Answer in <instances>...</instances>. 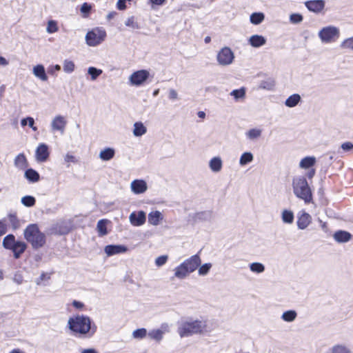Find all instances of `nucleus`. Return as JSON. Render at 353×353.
Listing matches in <instances>:
<instances>
[{
	"instance_id": "42",
	"label": "nucleus",
	"mask_w": 353,
	"mask_h": 353,
	"mask_svg": "<svg viewBox=\"0 0 353 353\" xmlns=\"http://www.w3.org/2000/svg\"><path fill=\"white\" fill-rule=\"evenodd\" d=\"M102 70L97 68H88V74L90 76L91 80H95L101 74Z\"/></svg>"
},
{
	"instance_id": "38",
	"label": "nucleus",
	"mask_w": 353,
	"mask_h": 353,
	"mask_svg": "<svg viewBox=\"0 0 353 353\" xmlns=\"http://www.w3.org/2000/svg\"><path fill=\"white\" fill-rule=\"evenodd\" d=\"M21 202L24 206L30 208L35 205L36 199L32 196L27 195L21 198Z\"/></svg>"
},
{
	"instance_id": "30",
	"label": "nucleus",
	"mask_w": 353,
	"mask_h": 353,
	"mask_svg": "<svg viewBox=\"0 0 353 353\" xmlns=\"http://www.w3.org/2000/svg\"><path fill=\"white\" fill-rule=\"evenodd\" d=\"M301 101V96L299 94H294L290 96L285 101V105L289 108L295 107Z\"/></svg>"
},
{
	"instance_id": "62",
	"label": "nucleus",
	"mask_w": 353,
	"mask_h": 353,
	"mask_svg": "<svg viewBox=\"0 0 353 353\" xmlns=\"http://www.w3.org/2000/svg\"><path fill=\"white\" fill-rule=\"evenodd\" d=\"M9 353H25L23 350L16 348L13 349L12 351H10Z\"/></svg>"
},
{
	"instance_id": "19",
	"label": "nucleus",
	"mask_w": 353,
	"mask_h": 353,
	"mask_svg": "<svg viewBox=\"0 0 353 353\" xmlns=\"http://www.w3.org/2000/svg\"><path fill=\"white\" fill-rule=\"evenodd\" d=\"M209 168L212 172H220L223 168V161L220 157H214L209 161Z\"/></svg>"
},
{
	"instance_id": "21",
	"label": "nucleus",
	"mask_w": 353,
	"mask_h": 353,
	"mask_svg": "<svg viewBox=\"0 0 353 353\" xmlns=\"http://www.w3.org/2000/svg\"><path fill=\"white\" fill-rule=\"evenodd\" d=\"M248 42L252 47L259 48L265 44L266 39L262 35L254 34L249 38Z\"/></svg>"
},
{
	"instance_id": "36",
	"label": "nucleus",
	"mask_w": 353,
	"mask_h": 353,
	"mask_svg": "<svg viewBox=\"0 0 353 353\" xmlns=\"http://www.w3.org/2000/svg\"><path fill=\"white\" fill-rule=\"evenodd\" d=\"M265 19L263 12H254L250 15V22L254 25L260 24Z\"/></svg>"
},
{
	"instance_id": "14",
	"label": "nucleus",
	"mask_w": 353,
	"mask_h": 353,
	"mask_svg": "<svg viewBox=\"0 0 353 353\" xmlns=\"http://www.w3.org/2000/svg\"><path fill=\"white\" fill-rule=\"evenodd\" d=\"M128 248L124 245H108L104 248L107 256L120 254L127 252Z\"/></svg>"
},
{
	"instance_id": "2",
	"label": "nucleus",
	"mask_w": 353,
	"mask_h": 353,
	"mask_svg": "<svg viewBox=\"0 0 353 353\" xmlns=\"http://www.w3.org/2000/svg\"><path fill=\"white\" fill-rule=\"evenodd\" d=\"M68 327L74 335L79 336H91L97 330L96 326L92 325L91 319L84 315H77L70 318Z\"/></svg>"
},
{
	"instance_id": "17",
	"label": "nucleus",
	"mask_w": 353,
	"mask_h": 353,
	"mask_svg": "<svg viewBox=\"0 0 353 353\" xmlns=\"http://www.w3.org/2000/svg\"><path fill=\"white\" fill-rule=\"evenodd\" d=\"M307 9L314 12H321L325 7V2L323 0H312L305 3Z\"/></svg>"
},
{
	"instance_id": "43",
	"label": "nucleus",
	"mask_w": 353,
	"mask_h": 353,
	"mask_svg": "<svg viewBox=\"0 0 353 353\" xmlns=\"http://www.w3.org/2000/svg\"><path fill=\"white\" fill-rule=\"evenodd\" d=\"M146 334L147 330L145 328L137 329L132 332V336L134 339H143Z\"/></svg>"
},
{
	"instance_id": "37",
	"label": "nucleus",
	"mask_w": 353,
	"mask_h": 353,
	"mask_svg": "<svg viewBox=\"0 0 353 353\" xmlns=\"http://www.w3.org/2000/svg\"><path fill=\"white\" fill-rule=\"evenodd\" d=\"M33 74L41 81L48 80V74L44 70V68H33Z\"/></svg>"
},
{
	"instance_id": "7",
	"label": "nucleus",
	"mask_w": 353,
	"mask_h": 353,
	"mask_svg": "<svg viewBox=\"0 0 353 353\" xmlns=\"http://www.w3.org/2000/svg\"><path fill=\"white\" fill-rule=\"evenodd\" d=\"M106 37V32L102 28H95L88 32L85 41L89 46H96L101 43Z\"/></svg>"
},
{
	"instance_id": "23",
	"label": "nucleus",
	"mask_w": 353,
	"mask_h": 353,
	"mask_svg": "<svg viewBox=\"0 0 353 353\" xmlns=\"http://www.w3.org/2000/svg\"><path fill=\"white\" fill-rule=\"evenodd\" d=\"M14 165L20 170H24L28 166V160L23 153H20L15 157Z\"/></svg>"
},
{
	"instance_id": "53",
	"label": "nucleus",
	"mask_w": 353,
	"mask_h": 353,
	"mask_svg": "<svg viewBox=\"0 0 353 353\" xmlns=\"http://www.w3.org/2000/svg\"><path fill=\"white\" fill-rule=\"evenodd\" d=\"M341 148L345 151H349L353 148V144L351 142H345L341 145Z\"/></svg>"
},
{
	"instance_id": "32",
	"label": "nucleus",
	"mask_w": 353,
	"mask_h": 353,
	"mask_svg": "<svg viewBox=\"0 0 353 353\" xmlns=\"http://www.w3.org/2000/svg\"><path fill=\"white\" fill-rule=\"evenodd\" d=\"M330 353H352V351L345 345L336 344L332 347Z\"/></svg>"
},
{
	"instance_id": "26",
	"label": "nucleus",
	"mask_w": 353,
	"mask_h": 353,
	"mask_svg": "<svg viewBox=\"0 0 353 353\" xmlns=\"http://www.w3.org/2000/svg\"><path fill=\"white\" fill-rule=\"evenodd\" d=\"M147 132V128L140 121L135 122L133 125V134L134 137H141Z\"/></svg>"
},
{
	"instance_id": "40",
	"label": "nucleus",
	"mask_w": 353,
	"mask_h": 353,
	"mask_svg": "<svg viewBox=\"0 0 353 353\" xmlns=\"http://www.w3.org/2000/svg\"><path fill=\"white\" fill-rule=\"evenodd\" d=\"M212 268L210 263H206L198 267V274L200 276H205L208 274Z\"/></svg>"
},
{
	"instance_id": "58",
	"label": "nucleus",
	"mask_w": 353,
	"mask_h": 353,
	"mask_svg": "<svg viewBox=\"0 0 353 353\" xmlns=\"http://www.w3.org/2000/svg\"><path fill=\"white\" fill-rule=\"evenodd\" d=\"M153 8L154 6H161L163 4L165 0H149Z\"/></svg>"
},
{
	"instance_id": "61",
	"label": "nucleus",
	"mask_w": 353,
	"mask_h": 353,
	"mask_svg": "<svg viewBox=\"0 0 353 353\" xmlns=\"http://www.w3.org/2000/svg\"><path fill=\"white\" fill-rule=\"evenodd\" d=\"M21 125L22 127H25L26 125H28V117L26 118H23L21 120Z\"/></svg>"
},
{
	"instance_id": "9",
	"label": "nucleus",
	"mask_w": 353,
	"mask_h": 353,
	"mask_svg": "<svg viewBox=\"0 0 353 353\" xmlns=\"http://www.w3.org/2000/svg\"><path fill=\"white\" fill-rule=\"evenodd\" d=\"M66 125V118L61 114L54 116L50 121V128L53 132H59L61 134H63Z\"/></svg>"
},
{
	"instance_id": "28",
	"label": "nucleus",
	"mask_w": 353,
	"mask_h": 353,
	"mask_svg": "<svg viewBox=\"0 0 353 353\" xmlns=\"http://www.w3.org/2000/svg\"><path fill=\"white\" fill-rule=\"evenodd\" d=\"M24 175L26 179L30 182L36 183L39 181L40 176L39 173L32 168L28 169L25 172Z\"/></svg>"
},
{
	"instance_id": "31",
	"label": "nucleus",
	"mask_w": 353,
	"mask_h": 353,
	"mask_svg": "<svg viewBox=\"0 0 353 353\" xmlns=\"http://www.w3.org/2000/svg\"><path fill=\"white\" fill-rule=\"evenodd\" d=\"M297 317V313L295 310H290L284 312L281 315V319L285 322H292Z\"/></svg>"
},
{
	"instance_id": "16",
	"label": "nucleus",
	"mask_w": 353,
	"mask_h": 353,
	"mask_svg": "<svg viewBox=\"0 0 353 353\" xmlns=\"http://www.w3.org/2000/svg\"><path fill=\"white\" fill-rule=\"evenodd\" d=\"M163 219V214L159 210H154L148 214V223L153 226L159 225Z\"/></svg>"
},
{
	"instance_id": "29",
	"label": "nucleus",
	"mask_w": 353,
	"mask_h": 353,
	"mask_svg": "<svg viewBox=\"0 0 353 353\" xmlns=\"http://www.w3.org/2000/svg\"><path fill=\"white\" fill-rule=\"evenodd\" d=\"M17 242L14 235L8 234L3 238L2 243L4 248L11 250Z\"/></svg>"
},
{
	"instance_id": "49",
	"label": "nucleus",
	"mask_w": 353,
	"mask_h": 353,
	"mask_svg": "<svg viewBox=\"0 0 353 353\" xmlns=\"http://www.w3.org/2000/svg\"><path fill=\"white\" fill-rule=\"evenodd\" d=\"M64 161L68 164H70L71 163H74L77 162L76 158L74 155L70 153H67L64 157ZM69 166V165H68Z\"/></svg>"
},
{
	"instance_id": "12",
	"label": "nucleus",
	"mask_w": 353,
	"mask_h": 353,
	"mask_svg": "<svg viewBox=\"0 0 353 353\" xmlns=\"http://www.w3.org/2000/svg\"><path fill=\"white\" fill-rule=\"evenodd\" d=\"M150 74L146 70H138L130 77V83L136 86L141 85L147 80Z\"/></svg>"
},
{
	"instance_id": "25",
	"label": "nucleus",
	"mask_w": 353,
	"mask_h": 353,
	"mask_svg": "<svg viewBox=\"0 0 353 353\" xmlns=\"http://www.w3.org/2000/svg\"><path fill=\"white\" fill-rule=\"evenodd\" d=\"M282 222L285 224H292L294 222V213L290 210H283L281 214Z\"/></svg>"
},
{
	"instance_id": "5",
	"label": "nucleus",
	"mask_w": 353,
	"mask_h": 353,
	"mask_svg": "<svg viewBox=\"0 0 353 353\" xmlns=\"http://www.w3.org/2000/svg\"><path fill=\"white\" fill-rule=\"evenodd\" d=\"M24 237L34 248H41L46 243L45 235L39 230L37 224H30L26 228Z\"/></svg>"
},
{
	"instance_id": "45",
	"label": "nucleus",
	"mask_w": 353,
	"mask_h": 353,
	"mask_svg": "<svg viewBox=\"0 0 353 353\" xmlns=\"http://www.w3.org/2000/svg\"><path fill=\"white\" fill-rule=\"evenodd\" d=\"M341 47L353 50V37L344 40L341 43Z\"/></svg>"
},
{
	"instance_id": "3",
	"label": "nucleus",
	"mask_w": 353,
	"mask_h": 353,
	"mask_svg": "<svg viewBox=\"0 0 353 353\" xmlns=\"http://www.w3.org/2000/svg\"><path fill=\"white\" fill-rule=\"evenodd\" d=\"M293 193L294 195L305 201L310 203L312 201V190L306 180L305 176L296 174L292 178V182Z\"/></svg>"
},
{
	"instance_id": "56",
	"label": "nucleus",
	"mask_w": 353,
	"mask_h": 353,
	"mask_svg": "<svg viewBox=\"0 0 353 353\" xmlns=\"http://www.w3.org/2000/svg\"><path fill=\"white\" fill-rule=\"evenodd\" d=\"M169 98L172 100H175L178 98L177 92L173 89L170 90L169 91Z\"/></svg>"
},
{
	"instance_id": "22",
	"label": "nucleus",
	"mask_w": 353,
	"mask_h": 353,
	"mask_svg": "<svg viewBox=\"0 0 353 353\" xmlns=\"http://www.w3.org/2000/svg\"><path fill=\"white\" fill-rule=\"evenodd\" d=\"M115 155V150L112 148H105L101 150L99 157L101 160L108 161L114 158Z\"/></svg>"
},
{
	"instance_id": "39",
	"label": "nucleus",
	"mask_w": 353,
	"mask_h": 353,
	"mask_svg": "<svg viewBox=\"0 0 353 353\" xmlns=\"http://www.w3.org/2000/svg\"><path fill=\"white\" fill-rule=\"evenodd\" d=\"M250 269L252 272L260 274L265 271V266L261 263L254 262L250 264Z\"/></svg>"
},
{
	"instance_id": "64",
	"label": "nucleus",
	"mask_w": 353,
	"mask_h": 353,
	"mask_svg": "<svg viewBox=\"0 0 353 353\" xmlns=\"http://www.w3.org/2000/svg\"><path fill=\"white\" fill-rule=\"evenodd\" d=\"M198 115L200 118H204L205 116V114L203 112H199Z\"/></svg>"
},
{
	"instance_id": "55",
	"label": "nucleus",
	"mask_w": 353,
	"mask_h": 353,
	"mask_svg": "<svg viewBox=\"0 0 353 353\" xmlns=\"http://www.w3.org/2000/svg\"><path fill=\"white\" fill-rule=\"evenodd\" d=\"M125 2H126V0H118L117 4V8L120 10H125L126 8Z\"/></svg>"
},
{
	"instance_id": "1",
	"label": "nucleus",
	"mask_w": 353,
	"mask_h": 353,
	"mask_svg": "<svg viewBox=\"0 0 353 353\" xmlns=\"http://www.w3.org/2000/svg\"><path fill=\"white\" fill-rule=\"evenodd\" d=\"M209 321L203 319H188L182 321L178 327L177 332L181 337H188L194 334H203L210 332Z\"/></svg>"
},
{
	"instance_id": "51",
	"label": "nucleus",
	"mask_w": 353,
	"mask_h": 353,
	"mask_svg": "<svg viewBox=\"0 0 353 353\" xmlns=\"http://www.w3.org/2000/svg\"><path fill=\"white\" fill-rule=\"evenodd\" d=\"M28 125L32 129V131L37 132L38 128L35 125V121L33 117H28Z\"/></svg>"
},
{
	"instance_id": "57",
	"label": "nucleus",
	"mask_w": 353,
	"mask_h": 353,
	"mask_svg": "<svg viewBox=\"0 0 353 353\" xmlns=\"http://www.w3.org/2000/svg\"><path fill=\"white\" fill-rule=\"evenodd\" d=\"M72 305L77 310L83 309L84 305L82 302L78 301H73L72 303Z\"/></svg>"
},
{
	"instance_id": "60",
	"label": "nucleus",
	"mask_w": 353,
	"mask_h": 353,
	"mask_svg": "<svg viewBox=\"0 0 353 353\" xmlns=\"http://www.w3.org/2000/svg\"><path fill=\"white\" fill-rule=\"evenodd\" d=\"M9 64V62L2 57H0V65H5Z\"/></svg>"
},
{
	"instance_id": "35",
	"label": "nucleus",
	"mask_w": 353,
	"mask_h": 353,
	"mask_svg": "<svg viewBox=\"0 0 353 353\" xmlns=\"http://www.w3.org/2000/svg\"><path fill=\"white\" fill-rule=\"evenodd\" d=\"M59 31L58 22L55 20H49L46 25V32L48 34H53Z\"/></svg>"
},
{
	"instance_id": "54",
	"label": "nucleus",
	"mask_w": 353,
	"mask_h": 353,
	"mask_svg": "<svg viewBox=\"0 0 353 353\" xmlns=\"http://www.w3.org/2000/svg\"><path fill=\"white\" fill-rule=\"evenodd\" d=\"M7 232V225L4 221H0V236Z\"/></svg>"
},
{
	"instance_id": "13",
	"label": "nucleus",
	"mask_w": 353,
	"mask_h": 353,
	"mask_svg": "<svg viewBox=\"0 0 353 353\" xmlns=\"http://www.w3.org/2000/svg\"><path fill=\"white\" fill-rule=\"evenodd\" d=\"M145 221L146 214L142 210L132 212L129 216V221L130 224L134 227H139L144 225Z\"/></svg>"
},
{
	"instance_id": "11",
	"label": "nucleus",
	"mask_w": 353,
	"mask_h": 353,
	"mask_svg": "<svg viewBox=\"0 0 353 353\" xmlns=\"http://www.w3.org/2000/svg\"><path fill=\"white\" fill-rule=\"evenodd\" d=\"M234 58V53L230 48H223L217 54V60L221 65H230Z\"/></svg>"
},
{
	"instance_id": "41",
	"label": "nucleus",
	"mask_w": 353,
	"mask_h": 353,
	"mask_svg": "<svg viewBox=\"0 0 353 353\" xmlns=\"http://www.w3.org/2000/svg\"><path fill=\"white\" fill-rule=\"evenodd\" d=\"M261 129H258V128H253V129H251L250 130H248L247 132H246V136L250 139H256L258 137H259L261 134Z\"/></svg>"
},
{
	"instance_id": "63",
	"label": "nucleus",
	"mask_w": 353,
	"mask_h": 353,
	"mask_svg": "<svg viewBox=\"0 0 353 353\" xmlns=\"http://www.w3.org/2000/svg\"><path fill=\"white\" fill-rule=\"evenodd\" d=\"M115 14H116V13L114 12H112L109 13L108 14L107 17H108V19H110L112 17H114Z\"/></svg>"
},
{
	"instance_id": "46",
	"label": "nucleus",
	"mask_w": 353,
	"mask_h": 353,
	"mask_svg": "<svg viewBox=\"0 0 353 353\" xmlns=\"http://www.w3.org/2000/svg\"><path fill=\"white\" fill-rule=\"evenodd\" d=\"M168 256L167 255H161L155 259V264L157 267H161L165 265L168 261Z\"/></svg>"
},
{
	"instance_id": "44",
	"label": "nucleus",
	"mask_w": 353,
	"mask_h": 353,
	"mask_svg": "<svg viewBox=\"0 0 353 353\" xmlns=\"http://www.w3.org/2000/svg\"><path fill=\"white\" fill-rule=\"evenodd\" d=\"M245 90L243 88H241L239 90H234L230 92V95L234 97L236 100L239 99H242L245 97Z\"/></svg>"
},
{
	"instance_id": "59",
	"label": "nucleus",
	"mask_w": 353,
	"mask_h": 353,
	"mask_svg": "<svg viewBox=\"0 0 353 353\" xmlns=\"http://www.w3.org/2000/svg\"><path fill=\"white\" fill-rule=\"evenodd\" d=\"M81 353H98V352L94 348L83 349Z\"/></svg>"
},
{
	"instance_id": "15",
	"label": "nucleus",
	"mask_w": 353,
	"mask_h": 353,
	"mask_svg": "<svg viewBox=\"0 0 353 353\" xmlns=\"http://www.w3.org/2000/svg\"><path fill=\"white\" fill-rule=\"evenodd\" d=\"M130 188L133 193L140 194L144 193L148 190V185L144 180L135 179L131 182Z\"/></svg>"
},
{
	"instance_id": "48",
	"label": "nucleus",
	"mask_w": 353,
	"mask_h": 353,
	"mask_svg": "<svg viewBox=\"0 0 353 353\" xmlns=\"http://www.w3.org/2000/svg\"><path fill=\"white\" fill-rule=\"evenodd\" d=\"M13 281L18 285H20L23 281V274L20 272H17L13 276Z\"/></svg>"
},
{
	"instance_id": "34",
	"label": "nucleus",
	"mask_w": 353,
	"mask_h": 353,
	"mask_svg": "<svg viewBox=\"0 0 353 353\" xmlns=\"http://www.w3.org/2000/svg\"><path fill=\"white\" fill-rule=\"evenodd\" d=\"M254 159L253 154L250 152H244L241 154L239 159V164L244 166L246 164L251 163Z\"/></svg>"
},
{
	"instance_id": "24",
	"label": "nucleus",
	"mask_w": 353,
	"mask_h": 353,
	"mask_svg": "<svg viewBox=\"0 0 353 353\" xmlns=\"http://www.w3.org/2000/svg\"><path fill=\"white\" fill-rule=\"evenodd\" d=\"M352 235L346 231H338L334 234V239L339 243H345L351 239Z\"/></svg>"
},
{
	"instance_id": "47",
	"label": "nucleus",
	"mask_w": 353,
	"mask_h": 353,
	"mask_svg": "<svg viewBox=\"0 0 353 353\" xmlns=\"http://www.w3.org/2000/svg\"><path fill=\"white\" fill-rule=\"evenodd\" d=\"M290 20L292 23H299L303 21V17L300 14H292L290 17Z\"/></svg>"
},
{
	"instance_id": "18",
	"label": "nucleus",
	"mask_w": 353,
	"mask_h": 353,
	"mask_svg": "<svg viewBox=\"0 0 353 353\" xmlns=\"http://www.w3.org/2000/svg\"><path fill=\"white\" fill-rule=\"evenodd\" d=\"M169 331L168 325H163L161 329L153 330L149 332L148 336L150 339L160 341L163 339V334Z\"/></svg>"
},
{
	"instance_id": "6",
	"label": "nucleus",
	"mask_w": 353,
	"mask_h": 353,
	"mask_svg": "<svg viewBox=\"0 0 353 353\" xmlns=\"http://www.w3.org/2000/svg\"><path fill=\"white\" fill-rule=\"evenodd\" d=\"M321 42L330 43L336 41L340 37V30L337 27L328 26L321 28L318 32Z\"/></svg>"
},
{
	"instance_id": "20",
	"label": "nucleus",
	"mask_w": 353,
	"mask_h": 353,
	"mask_svg": "<svg viewBox=\"0 0 353 353\" xmlns=\"http://www.w3.org/2000/svg\"><path fill=\"white\" fill-rule=\"evenodd\" d=\"M310 215L305 212H303L298 217L297 226L300 230L305 229L311 223Z\"/></svg>"
},
{
	"instance_id": "10",
	"label": "nucleus",
	"mask_w": 353,
	"mask_h": 353,
	"mask_svg": "<svg viewBox=\"0 0 353 353\" xmlns=\"http://www.w3.org/2000/svg\"><path fill=\"white\" fill-rule=\"evenodd\" d=\"M50 156L49 147L44 143H39L35 149L34 157L38 163H43L48 161Z\"/></svg>"
},
{
	"instance_id": "50",
	"label": "nucleus",
	"mask_w": 353,
	"mask_h": 353,
	"mask_svg": "<svg viewBox=\"0 0 353 353\" xmlns=\"http://www.w3.org/2000/svg\"><path fill=\"white\" fill-rule=\"evenodd\" d=\"M125 26H128V27H131L132 28H138V24L137 23L134 21V17H130L128 18L125 23Z\"/></svg>"
},
{
	"instance_id": "8",
	"label": "nucleus",
	"mask_w": 353,
	"mask_h": 353,
	"mask_svg": "<svg viewBox=\"0 0 353 353\" xmlns=\"http://www.w3.org/2000/svg\"><path fill=\"white\" fill-rule=\"evenodd\" d=\"M316 162V159L314 157H305L299 162V167L301 169L307 170L305 175L309 179H312L315 174L316 171L313 167Z\"/></svg>"
},
{
	"instance_id": "4",
	"label": "nucleus",
	"mask_w": 353,
	"mask_h": 353,
	"mask_svg": "<svg viewBox=\"0 0 353 353\" xmlns=\"http://www.w3.org/2000/svg\"><path fill=\"white\" fill-rule=\"evenodd\" d=\"M201 263V260L198 254H194L190 256L175 268V277L179 279H185L190 273L195 271L200 265Z\"/></svg>"
},
{
	"instance_id": "52",
	"label": "nucleus",
	"mask_w": 353,
	"mask_h": 353,
	"mask_svg": "<svg viewBox=\"0 0 353 353\" xmlns=\"http://www.w3.org/2000/svg\"><path fill=\"white\" fill-rule=\"evenodd\" d=\"M91 6L87 3H83V5L81 6V12L83 14H88V12L90 11L91 10Z\"/></svg>"
},
{
	"instance_id": "27",
	"label": "nucleus",
	"mask_w": 353,
	"mask_h": 353,
	"mask_svg": "<svg viewBox=\"0 0 353 353\" xmlns=\"http://www.w3.org/2000/svg\"><path fill=\"white\" fill-rule=\"evenodd\" d=\"M26 249V245L24 242L17 241L11 250L13 252L14 257L18 259Z\"/></svg>"
},
{
	"instance_id": "33",
	"label": "nucleus",
	"mask_w": 353,
	"mask_h": 353,
	"mask_svg": "<svg viewBox=\"0 0 353 353\" xmlns=\"http://www.w3.org/2000/svg\"><path fill=\"white\" fill-rule=\"evenodd\" d=\"M109 222L107 219L99 220L97 225V229L100 236H104L107 234L108 231L106 228L107 223Z\"/></svg>"
}]
</instances>
